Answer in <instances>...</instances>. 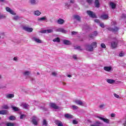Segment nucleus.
I'll list each match as a JSON object with an SVG mask.
<instances>
[{
  "label": "nucleus",
  "mask_w": 126,
  "mask_h": 126,
  "mask_svg": "<svg viewBox=\"0 0 126 126\" xmlns=\"http://www.w3.org/2000/svg\"><path fill=\"white\" fill-rule=\"evenodd\" d=\"M97 47V42H94L91 45L87 46L86 50L89 51V52H93L94 51V48H96Z\"/></svg>",
  "instance_id": "nucleus-1"
},
{
  "label": "nucleus",
  "mask_w": 126,
  "mask_h": 126,
  "mask_svg": "<svg viewBox=\"0 0 126 126\" xmlns=\"http://www.w3.org/2000/svg\"><path fill=\"white\" fill-rule=\"evenodd\" d=\"M87 13H88V15L90 17H92V18H97V16H96V14H95L94 12L90 10L87 11Z\"/></svg>",
  "instance_id": "nucleus-2"
},
{
  "label": "nucleus",
  "mask_w": 126,
  "mask_h": 126,
  "mask_svg": "<svg viewBox=\"0 0 126 126\" xmlns=\"http://www.w3.org/2000/svg\"><path fill=\"white\" fill-rule=\"evenodd\" d=\"M111 47L112 49H116L118 47V40H115V41H112Z\"/></svg>",
  "instance_id": "nucleus-3"
},
{
  "label": "nucleus",
  "mask_w": 126,
  "mask_h": 126,
  "mask_svg": "<svg viewBox=\"0 0 126 126\" xmlns=\"http://www.w3.org/2000/svg\"><path fill=\"white\" fill-rule=\"evenodd\" d=\"M107 29L108 30H109V31H111L113 33H116V32H118V31H119V28L117 27H115L114 28L109 27L107 28Z\"/></svg>",
  "instance_id": "nucleus-4"
},
{
  "label": "nucleus",
  "mask_w": 126,
  "mask_h": 126,
  "mask_svg": "<svg viewBox=\"0 0 126 126\" xmlns=\"http://www.w3.org/2000/svg\"><path fill=\"white\" fill-rule=\"evenodd\" d=\"M32 124L34 125V126H37L38 125V121H39V119L38 118L36 117V116H33L32 117Z\"/></svg>",
  "instance_id": "nucleus-5"
},
{
  "label": "nucleus",
  "mask_w": 126,
  "mask_h": 126,
  "mask_svg": "<svg viewBox=\"0 0 126 126\" xmlns=\"http://www.w3.org/2000/svg\"><path fill=\"white\" fill-rule=\"evenodd\" d=\"M23 30H25V31H26L27 32H33V28H28L26 26L23 27Z\"/></svg>",
  "instance_id": "nucleus-6"
},
{
  "label": "nucleus",
  "mask_w": 126,
  "mask_h": 126,
  "mask_svg": "<svg viewBox=\"0 0 126 126\" xmlns=\"http://www.w3.org/2000/svg\"><path fill=\"white\" fill-rule=\"evenodd\" d=\"M6 10L11 14H12V15H16V13L8 7H6Z\"/></svg>",
  "instance_id": "nucleus-7"
},
{
  "label": "nucleus",
  "mask_w": 126,
  "mask_h": 126,
  "mask_svg": "<svg viewBox=\"0 0 126 126\" xmlns=\"http://www.w3.org/2000/svg\"><path fill=\"white\" fill-rule=\"evenodd\" d=\"M98 119H99L101 121H103V122H104V123H106V124H109L110 121L108 119H105L101 117H97Z\"/></svg>",
  "instance_id": "nucleus-8"
},
{
  "label": "nucleus",
  "mask_w": 126,
  "mask_h": 126,
  "mask_svg": "<svg viewBox=\"0 0 126 126\" xmlns=\"http://www.w3.org/2000/svg\"><path fill=\"white\" fill-rule=\"evenodd\" d=\"M56 32H62V33H65L67 32L66 30H65L63 29L62 28H60V29H57L55 30Z\"/></svg>",
  "instance_id": "nucleus-9"
},
{
  "label": "nucleus",
  "mask_w": 126,
  "mask_h": 126,
  "mask_svg": "<svg viewBox=\"0 0 126 126\" xmlns=\"http://www.w3.org/2000/svg\"><path fill=\"white\" fill-rule=\"evenodd\" d=\"M55 124L57 125L58 126H63V122L60 120H55Z\"/></svg>",
  "instance_id": "nucleus-10"
},
{
  "label": "nucleus",
  "mask_w": 126,
  "mask_h": 126,
  "mask_svg": "<svg viewBox=\"0 0 126 126\" xmlns=\"http://www.w3.org/2000/svg\"><path fill=\"white\" fill-rule=\"evenodd\" d=\"M38 0H30V3L32 5H36V4H38Z\"/></svg>",
  "instance_id": "nucleus-11"
},
{
  "label": "nucleus",
  "mask_w": 126,
  "mask_h": 126,
  "mask_svg": "<svg viewBox=\"0 0 126 126\" xmlns=\"http://www.w3.org/2000/svg\"><path fill=\"white\" fill-rule=\"evenodd\" d=\"M32 41H34L36 43H38L39 44H41L42 43V40L41 39H39L38 38H37L36 37H32Z\"/></svg>",
  "instance_id": "nucleus-12"
},
{
  "label": "nucleus",
  "mask_w": 126,
  "mask_h": 126,
  "mask_svg": "<svg viewBox=\"0 0 126 126\" xmlns=\"http://www.w3.org/2000/svg\"><path fill=\"white\" fill-rule=\"evenodd\" d=\"M49 105L51 107V108H53V109H55L56 110L59 109V106H57V104H56V103H51Z\"/></svg>",
  "instance_id": "nucleus-13"
},
{
  "label": "nucleus",
  "mask_w": 126,
  "mask_h": 126,
  "mask_svg": "<svg viewBox=\"0 0 126 126\" xmlns=\"http://www.w3.org/2000/svg\"><path fill=\"white\" fill-rule=\"evenodd\" d=\"M75 103L77 105H79V106H84V103L81 100H76Z\"/></svg>",
  "instance_id": "nucleus-14"
},
{
  "label": "nucleus",
  "mask_w": 126,
  "mask_h": 126,
  "mask_svg": "<svg viewBox=\"0 0 126 126\" xmlns=\"http://www.w3.org/2000/svg\"><path fill=\"white\" fill-rule=\"evenodd\" d=\"M31 74V71H25L23 72L24 76H29Z\"/></svg>",
  "instance_id": "nucleus-15"
},
{
  "label": "nucleus",
  "mask_w": 126,
  "mask_h": 126,
  "mask_svg": "<svg viewBox=\"0 0 126 126\" xmlns=\"http://www.w3.org/2000/svg\"><path fill=\"white\" fill-rule=\"evenodd\" d=\"M65 21L64 20L60 18L58 20L57 23L58 24H60V25H62V24H63L64 23Z\"/></svg>",
  "instance_id": "nucleus-16"
},
{
  "label": "nucleus",
  "mask_w": 126,
  "mask_h": 126,
  "mask_svg": "<svg viewBox=\"0 0 126 126\" xmlns=\"http://www.w3.org/2000/svg\"><path fill=\"white\" fill-rule=\"evenodd\" d=\"M94 6L97 8L100 7V2H99V0H95Z\"/></svg>",
  "instance_id": "nucleus-17"
},
{
  "label": "nucleus",
  "mask_w": 126,
  "mask_h": 126,
  "mask_svg": "<svg viewBox=\"0 0 126 126\" xmlns=\"http://www.w3.org/2000/svg\"><path fill=\"white\" fill-rule=\"evenodd\" d=\"M103 69L105 70V71H111V70H112V66H104Z\"/></svg>",
  "instance_id": "nucleus-18"
},
{
  "label": "nucleus",
  "mask_w": 126,
  "mask_h": 126,
  "mask_svg": "<svg viewBox=\"0 0 126 126\" xmlns=\"http://www.w3.org/2000/svg\"><path fill=\"white\" fill-rule=\"evenodd\" d=\"M73 17L76 20H77V21H80L81 20V18L80 17V16L78 15H74L73 16Z\"/></svg>",
  "instance_id": "nucleus-19"
},
{
  "label": "nucleus",
  "mask_w": 126,
  "mask_h": 126,
  "mask_svg": "<svg viewBox=\"0 0 126 126\" xmlns=\"http://www.w3.org/2000/svg\"><path fill=\"white\" fill-rule=\"evenodd\" d=\"M46 20H47V17H46V16L37 19L38 21H46Z\"/></svg>",
  "instance_id": "nucleus-20"
},
{
  "label": "nucleus",
  "mask_w": 126,
  "mask_h": 126,
  "mask_svg": "<svg viewBox=\"0 0 126 126\" xmlns=\"http://www.w3.org/2000/svg\"><path fill=\"white\" fill-rule=\"evenodd\" d=\"M106 82L109 84H113V83H115V80L111 79H107L106 80Z\"/></svg>",
  "instance_id": "nucleus-21"
},
{
  "label": "nucleus",
  "mask_w": 126,
  "mask_h": 126,
  "mask_svg": "<svg viewBox=\"0 0 126 126\" xmlns=\"http://www.w3.org/2000/svg\"><path fill=\"white\" fill-rule=\"evenodd\" d=\"M109 17V16L108 14H103L101 16V19H108V18Z\"/></svg>",
  "instance_id": "nucleus-22"
},
{
  "label": "nucleus",
  "mask_w": 126,
  "mask_h": 126,
  "mask_svg": "<svg viewBox=\"0 0 126 126\" xmlns=\"http://www.w3.org/2000/svg\"><path fill=\"white\" fill-rule=\"evenodd\" d=\"M64 117L65 118H66V119H72V118H73L72 115L69 114H65Z\"/></svg>",
  "instance_id": "nucleus-23"
},
{
  "label": "nucleus",
  "mask_w": 126,
  "mask_h": 126,
  "mask_svg": "<svg viewBox=\"0 0 126 126\" xmlns=\"http://www.w3.org/2000/svg\"><path fill=\"white\" fill-rule=\"evenodd\" d=\"M63 43L65 45H70V44H71V43H70V41L67 40H64L63 41Z\"/></svg>",
  "instance_id": "nucleus-24"
},
{
  "label": "nucleus",
  "mask_w": 126,
  "mask_h": 126,
  "mask_svg": "<svg viewBox=\"0 0 126 126\" xmlns=\"http://www.w3.org/2000/svg\"><path fill=\"white\" fill-rule=\"evenodd\" d=\"M110 5L113 9L116 8V4H115L114 2H111L110 3Z\"/></svg>",
  "instance_id": "nucleus-25"
},
{
  "label": "nucleus",
  "mask_w": 126,
  "mask_h": 126,
  "mask_svg": "<svg viewBox=\"0 0 126 126\" xmlns=\"http://www.w3.org/2000/svg\"><path fill=\"white\" fill-rule=\"evenodd\" d=\"M14 97V94H9L6 95V98H13Z\"/></svg>",
  "instance_id": "nucleus-26"
},
{
  "label": "nucleus",
  "mask_w": 126,
  "mask_h": 126,
  "mask_svg": "<svg viewBox=\"0 0 126 126\" xmlns=\"http://www.w3.org/2000/svg\"><path fill=\"white\" fill-rule=\"evenodd\" d=\"M7 114V110H1L0 111V115H6Z\"/></svg>",
  "instance_id": "nucleus-27"
},
{
  "label": "nucleus",
  "mask_w": 126,
  "mask_h": 126,
  "mask_svg": "<svg viewBox=\"0 0 126 126\" xmlns=\"http://www.w3.org/2000/svg\"><path fill=\"white\" fill-rule=\"evenodd\" d=\"M42 13L40 12L39 10H36L34 11V15H37V16H39Z\"/></svg>",
  "instance_id": "nucleus-28"
},
{
  "label": "nucleus",
  "mask_w": 126,
  "mask_h": 126,
  "mask_svg": "<svg viewBox=\"0 0 126 126\" xmlns=\"http://www.w3.org/2000/svg\"><path fill=\"white\" fill-rule=\"evenodd\" d=\"M42 124H42L43 126H48V122L47 121V120H46V119H43Z\"/></svg>",
  "instance_id": "nucleus-29"
},
{
  "label": "nucleus",
  "mask_w": 126,
  "mask_h": 126,
  "mask_svg": "<svg viewBox=\"0 0 126 126\" xmlns=\"http://www.w3.org/2000/svg\"><path fill=\"white\" fill-rule=\"evenodd\" d=\"M6 18V16L1 14V13H0V20L1 19H5Z\"/></svg>",
  "instance_id": "nucleus-30"
},
{
  "label": "nucleus",
  "mask_w": 126,
  "mask_h": 126,
  "mask_svg": "<svg viewBox=\"0 0 126 126\" xmlns=\"http://www.w3.org/2000/svg\"><path fill=\"white\" fill-rule=\"evenodd\" d=\"M22 106L25 109H28V108L29 107V105L28 104H27V103L22 104Z\"/></svg>",
  "instance_id": "nucleus-31"
},
{
  "label": "nucleus",
  "mask_w": 126,
  "mask_h": 126,
  "mask_svg": "<svg viewBox=\"0 0 126 126\" xmlns=\"http://www.w3.org/2000/svg\"><path fill=\"white\" fill-rule=\"evenodd\" d=\"M11 108L13 109V110L15 111V112H17L18 111H19V108H18V107H14L13 106H11Z\"/></svg>",
  "instance_id": "nucleus-32"
},
{
  "label": "nucleus",
  "mask_w": 126,
  "mask_h": 126,
  "mask_svg": "<svg viewBox=\"0 0 126 126\" xmlns=\"http://www.w3.org/2000/svg\"><path fill=\"white\" fill-rule=\"evenodd\" d=\"M53 42H57V43H60V42H61V39H60V38L57 37L53 39Z\"/></svg>",
  "instance_id": "nucleus-33"
},
{
  "label": "nucleus",
  "mask_w": 126,
  "mask_h": 126,
  "mask_svg": "<svg viewBox=\"0 0 126 126\" xmlns=\"http://www.w3.org/2000/svg\"><path fill=\"white\" fill-rule=\"evenodd\" d=\"M65 8L66 9H68L69 8V6H70V4H68L67 3H65Z\"/></svg>",
  "instance_id": "nucleus-34"
},
{
  "label": "nucleus",
  "mask_w": 126,
  "mask_h": 126,
  "mask_svg": "<svg viewBox=\"0 0 126 126\" xmlns=\"http://www.w3.org/2000/svg\"><path fill=\"white\" fill-rule=\"evenodd\" d=\"M20 19V17L18 16H15L13 17V20H18Z\"/></svg>",
  "instance_id": "nucleus-35"
},
{
  "label": "nucleus",
  "mask_w": 126,
  "mask_h": 126,
  "mask_svg": "<svg viewBox=\"0 0 126 126\" xmlns=\"http://www.w3.org/2000/svg\"><path fill=\"white\" fill-rule=\"evenodd\" d=\"M7 126H14V123H8L6 124Z\"/></svg>",
  "instance_id": "nucleus-36"
},
{
  "label": "nucleus",
  "mask_w": 126,
  "mask_h": 126,
  "mask_svg": "<svg viewBox=\"0 0 126 126\" xmlns=\"http://www.w3.org/2000/svg\"><path fill=\"white\" fill-rule=\"evenodd\" d=\"M9 120H10V121H14V120H15V117L12 116H10Z\"/></svg>",
  "instance_id": "nucleus-37"
},
{
  "label": "nucleus",
  "mask_w": 126,
  "mask_h": 126,
  "mask_svg": "<svg viewBox=\"0 0 126 126\" xmlns=\"http://www.w3.org/2000/svg\"><path fill=\"white\" fill-rule=\"evenodd\" d=\"M46 32V33H53V32H54V30L52 29L47 30Z\"/></svg>",
  "instance_id": "nucleus-38"
},
{
  "label": "nucleus",
  "mask_w": 126,
  "mask_h": 126,
  "mask_svg": "<svg viewBox=\"0 0 126 126\" xmlns=\"http://www.w3.org/2000/svg\"><path fill=\"white\" fill-rule=\"evenodd\" d=\"M87 2H88V3L89 4H92V2H93V0H87Z\"/></svg>",
  "instance_id": "nucleus-39"
},
{
  "label": "nucleus",
  "mask_w": 126,
  "mask_h": 126,
  "mask_svg": "<svg viewBox=\"0 0 126 126\" xmlns=\"http://www.w3.org/2000/svg\"><path fill=\"white\" fill-rule=\"evenodd\" d=\"M2 109H5L6 110H7V109H8V106L7 105H4L2 106Z\"/></svg>",
  "instance_id": "nucleus-40"
},
{
  "label": "nucleus",
  "mask_w": 126,
  "mask_h": 126,
  "mask_svg": "<svg viewBox=\"0 0 126 126\" xmlns=\"http://www.w3.org/2000/svg\"><path fill=\"white\" fill-rule=\"evenodd\" d=\"M72 123L73 125H77L78 124V122L76 120H73Z\"/></svg>",
  "instance_id": "nucleus-41"
},
{
  "label": "nucleus",
  "mask_w": 126,
  "mask_h": 126,
  "mask_svg": "<svg viewBox=\"0 0 126 126\" xmlns=\"http://www.w3.org/2000/svg\"><path fill=\"white\" fill-rule=\"evenodd\" d=\"M97 34H98V32L95 31L93 32V35L94 36V37H96V36H97Z\"/></svg>",
  "instance_id": "nucleus-42"
},
{
  "label": "nucleus",
  "mask_w": 126,
  "mask_h": 126,
  "mask_svg": "<svg viewBox=\"0 0 126 126\" xmlns=\"http://www.w3.org/2000/svg\"><path fill=\"white\" fill-rule=\"evenodd\" d=\"M39 33H42V34H45L47 33V30H42L39 32Z\"/></svg>",
  "instance_id": "nucleus-43"
},
{
  "label": "nucleus",
  "mask_w": 126,
  "mask_h": 126,
  "mask_svg": "<svg viewBox=\"0 0 126 126\" xmlns=\"http://www.w3.org/2000/svg\"><path fill=\"white\" fill-rule=\"evenodd\" d=\"M72 107L73 110H77L78 109V107L76 105H73Z\"/></svg>",
  "instance_id": "nucleus-44"
},
{
  "label": "nucleus",
  "mask_w": 126,
  "mask_h": 126,
  "mask_svg": "<svg viewBox=\"0 0 126 126\" xmlns=\"http://www.w3.org/2000/svg\"><path fill=\"white\" fill-rule=\"evenodd\" d=\"M52 75L53 76H57V75H58V73H57L56 72H53L52 73Z\"/></svg>",
  "instance_id": "nucleus-45"
},
{
  "label": "nucleus",
  "mask_w": 126,
  "mask_h": 126,
  "mask_svg": "<svg viewBox=\"0 0 126 126\" xmlns=\"http://www.w3.org/2000/svg\"><path fill=\"white\" fill-rule=\"evenodd\" d=\"M101 48H103V49H105L106 45H105V44H104V43H101Z\"/></svg>",
  "instance_id": "nucleus-46"
},
{
  "label": "nucleus",
  "mask_w": 126,
  "mask_h": 126,
  "mask_svg": "<svg viewBox=\"0 0 126 126\" xmlns=\"http://www.w3.org/2000/svg\"><path fill=\"white\" fill-rule=\"evenodd\" d=\"M75 49L79 50V51H82V50H83L80 46H77Z\"/></svg>",
  "instance_id": "nucleus-47"
},
{
  "label": "nucleus",
  "mask_w": 126,
  "mask_h": 126,
  "mask_svg": "<svg viewBox=\"0 0 126 126\" xmlns=\"http://www.w3.org/2000/svg\"><path fill=\"white\" fill-rule=\"evenodd\" d=\"M124 56H125V53H124L121 52L119 54V56H120V57H124Z\"/></svg>",
  "instance_id": "nucleus-48"
},
{
  "label": "nucleus",
  "mask_w": 126,
  "mask_h": 126,
  "mask_svg": "<svg viewBox=\"0 0 126 126\" xmlns=\"http://www.w3.org/2000/svg\"><path fill=\"white\" fill-rule=\"evenodd\" d=\"M114 96L115 98H120V95H118L117 94H114Z\"/></svg>",
  "instance_id": "nucleus-49"
},
{
  "label": "nucleus",
  "mask_w": 126,
  "mask_h": 126,
  "mask_svg": "<svg viewBox=\"0 0 126 126\" xmlns=\"http://www.w3.org/2000/svg\"><path fill=\"white\" fill-rule=\"evenodd\" d=\"M100 27H102V28H104L105 27V25H104V23H101L100 24Z\"/></svg>",
  "instance_id": "nucleus-50"
},
{
  "label": "nucleus",
  "mask_w": 126,
  "mask_h": 126,
  "mask_svg": "<svg viewBox=\"0 0 126 126\" xmlns=\"http://www.w3.org/2000/svg\"><path fill=\"white\" fill-rule=\"evenodd\" d=\"M89 38H91L92 39H94V36L93 35V34H90L89 35Z\"/></svg>",
  "instance_id": "nucleus-51"
},
{
  "label": "nucleus",
  "mask_w": 126,
  "mask_h": 126,
  "mask_svg": "<svg viewBox=\"0 0 126 126\" xmlns=\"http://www.w3.org/2000/svg\"><path fill=\"white\" fill-rule=\"evenodd\" d=\"M72 35H76L77 34V32L73 31L71 32Z\"/></svg>",
  "instance_id": "nucleus-52"
},
{
  "label": "nucleus",
  "mask_w": 126,
  "mask_h": 126,
  "mask_svg": "<svg viewBox=\"0 0 126 126\" xmlns=\"http://www.w3.org/2000/svg\"><path fill=\"white\" fill-rule=\"evenodd\" d=\"M24 117H25V115H21V116L20 117V119L22 120L23 118H24Z\"/></svg>",
  "instance_id": "nucleus-53"
},
{
  "label": "nucleus",
  "mask_w": 126,
  "mask_h": 126,
  "mask_svg": "<svg viewBox=\"0 0 126 126\" xmlns=\"http://www.w3.org/2000/svg\"><path fill=\"white\" fill-rule=\"evenodd\" d=\"M73 58L74 59V60H77V55H75L73 56Z\"/></svg>",
  "instance_id": "nucleus-54"
},
{
  "label": "nucleus",
  "mask_w": 126,
  "mask_h": 126,
  "mask_svg": "<svg viewBox=\"0 0 126 126\" xmlns=\"http://www.w3.org/2000/svg\"><path fill=\"white\" fill-rule=\"evenodd\" d=\"M75 2V1L74 0H70V3H74Z\"/></svg>",
  "instance_id": "nucleus-55"
},
{
  "label": "nucleus",
  "mask_w": 126,
  "mask_h": 126,
  "mask_svg": "<svg viewBox=\"0 0 126 126\" xmlns=\"http://www.w3.org/2000/svg\"><path fill=\"white\" fill-rule=\"evenodd\" d=\"M94 22H96V23H99V22H100V21H99L98 19H95L94 20Z\"/></svg>",
  "instance_id": "nucleus-56"
},
{
  "label": "nucleus",
  "mask_w": 126,
  "mask_h": 126,
  "mask_svg": "<svg viewBox=\"0 0 126 126\" xmlns=\"http://www.w3.org/2000/svg\"><path fill=\"white\" fill-rule=\"evenodd\" d=\"M115 116H116V115H115V114H113V113L111 114V117H112V118H114V117H115Z\"/></svg>",
  "instance_id": "nucleus-57"
},
{
  "label": "nucleus",
  "mask_w": 126,
  "mask_h": 126,
  "mask_svg": "<svg viewBox=\"0 0 126 126\" xmlns=\"http://www.w3.org/2000/svg\"><path fill=\"white\" fill-rule=\"evenodd\" d=\"M105 106L104 104H101L99 105V108H103Z\"/></svg>",
  "instance_id": "nucleus-58"
},
{
  "label": "nucleus",
  "mask_w": 126,
  "mask_h": 126,
  "mask_svg": "<svg viewBox=\"0 0 126 126\" xmlns=\"http://www.w3.org/2000/svg\"><path fill=\"white\" fill-rule=\"evenodd\" d=\"M14 61H15L16 62H17V58L14 57Z\"/></svg>",
  "instance_id": "nucleus-59"
},
{
  "label": "nucleus",
  "mask_w": 126,
  "mask_h": 126,
  "mask_svg": "<svg viewBox=\"0 0 126 126\" xmlns=\"http://www.w3.org/2000/svg\"><path fill=\"white\" fill-rule=\"evenodd\" d=\"M34 80H35V79H34V78H31V81H34Z\"/></svg>",
  "instance_id": "nucleus-60"
},
{
  "label": "nucleus",
  "mask_w": 126,
  "mask_h": 126,
  "mask_svg": "<svg viewBox=\"0 0 126 126\" xmlns=\"http://www.w3.org/2000/svg\"><path fill=\"white\" fill-rule=\"evenodd\" d=\"M5 0H0L1 2H4Z\"/></svg>",
  "instance_id": "nucleus-61"
},
{
  "label": "nucleus",
  "mask_w": 126,
  "mask_h": 126,
  "mask_svg": "<svg viewBox=\"0 0 126 126\" xmlns=\"http://www.w3.org/2000/svg\"><path fill=\"white\" fill-rule=\"evenodd\" d=\"M68 77H71V75H67Z\"/></svg>",
  "instance_id": "nucleus-62"
},
{
  "label": "nucleus",
  "mask_w": 126,
  "mask_h": 126,
  "mask_svg": "<svg viewBox=\"0 0 126 126\" xmlns=\"http://www.w3.org/2000/svg\"><path fill=\"white\" fill-rule=\"evenodd\" d=\"M37 75H40V73L37 72Z\"/></svg>",
  "instance_id": "nucleus-63"
},
{
  "label": "nucleus",
  "mask_w": 126,
  "mask_h": 126,
  "mask_svg": "<svg viewBox=\"0 0 126 126\" xmlns=\"http://www.w3.org/2000/svg\"><path fill=\"white\" fill-rule=\"evenodd\" d=\"M1 78V75H0V79Z\"/></svg>",
  "instance_id": "nucleus-64"
}]
</instances>
